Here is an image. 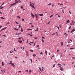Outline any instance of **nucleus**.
<instances>
[{
	"instance_id": "7",
	"label": "nucleus",
	"mask_w": 75,
	"mask_h": 75,
	"mask_svg": "<svg viewBox=\"0 0 75 75\" xmlns=\"http://www.w3.org/2000/svg\"><path fill=\"white\" fill-rule=\"evenodd\" d=\"M40 16H42V17L43 16V14H38Z\"/></svg>"
},
{
	"instance_id": "36",
	"label": "nucleus",
	"mask_w": 75,
	"mask_h": 75,
	"mask_svg": "<svg viewBox=\"0 0 75 75\" xmlns=\"http://www.w3.org/2000/svg\"><path fill=\"white\" fill-rule=\"evenodd\" d=\"M28 30H32V29H28Z\"/></svg>"
},
{
	"instance_id": "50",
	"label": "nucleus",
	"mask_w": 75,
	"mask_h": 75,
	"mask_svg": "<svg viewBox=\"0 0 75 75\" xmlns=\"http://www.w3.org/2000/svg\"><path fill=\"white\" fill-rule=\"evenodd\" d=\"M16 35H19V34H18V33H16Z\"/></svg>"
},
{
	"instance_id": "45",
	"label": "nucleus",
	"mask_w": 75,
	"mask_h": 75,
	"mask_svg": "<svg viewBox=\"0 0 75 75\" xmlns=\"http://www.w3.org/2000/svg\"><path fill=\"white\" fill-rule=\"evenodd\" d=\"M55 67V65L54 64L53 67V68H54V67Z\"/></svg>"
},
{
	"instance_id": "57",
	"label": "nucleus",
	"mask_w": 75,
	"mask_h": 75,
	"mask_svg": "<svg viewBox=\"0 0 75 75\" xmlns=\"http://www.w3.org/2000/svg\"><path fill=\"white\" fill-rule=\"evenodd\" d=\"M72 58H73V59H75V57H72Z\"/></svg>"
},
{
	"instance_id": "30",
	"label": "nucleus",
	"mask_w": 75,
	"mask_h": 75,
	"mask_svg": "<svg viewBox=\"0 0 75 75\" xmlns=\"http://www.w3.org/2000/svg\"><path fill=\"white\" fill-rule=\"evenodd\" d=\"M29 51H31V52H33V50H30Z\"/></svg>"
},
{
	"instance_id": "43",
	"label": "nucleus",
	"mask_w": 75,
	"mask_h": 75,
	"mask_svg": "<svg viewBox=\"0 0 75 75\" xmlns=\"http://www.w3.org/2000/svg\"><path fill=\"white\" fill-rule=\"evenodd\" d=\"M30 42L31 44H34V42Z\"/></svg>"
},
{
	"instance_id": "18",
	"label": "nucleus",
	"mask_w": 75,
	"mask_h": 75,
	"mask_svg": "<svg viewBox=\"0 0 75 75\" xmlns=\"http://www.w3.org/2000/svg\"><path fill=\"white\" fill-rule=\"evenodd\" d=\"M1 19H3L4 20H5V18H3V17H1Z\"/></svg>"
},
{
	"instance_id": "64",
	"label": "nucleus",
	"mask_w": 75,
	"mask_h": 75,
	"mask_svg": "<svg viewBox=\"0 0 75 75\" xmlns=\"http://www.w3.org/2000/svg\"><path fill=\"white\" fill-rule=\"evenodd\" d=\"M58 17H60V16H59V15H58Z\"/></svg>"
},
{
	"instance_id": "54",
	"label": "nucleus",
	"mask_w": 75,
	"mask_h": 75,
	"mask_svg": "<svg viewBox=\"0 0 75 75\" xmlns=\"http://www.w3.org/2000/svg\"><path fill=\"white\" fill-rule=\"evenodd\" d=\"M58 65H60V66H61V64H58Z\"/></svg>"
},
{
	"instance_id": "59",
	"label": "nucleus",
	"mask_w": 75,
	"mask_h": 75,
	"mask_svg": "<svg viewBox=\"0 0 75 75\" xmlns=\"http://www.w3.org/2000/svg\"><path fill=\"white\" fill-rule=\"evenodd\" d=\"M21 30V32H23V30L22 29Z\"/></svg>"
},
{
	"instance_id": "21",
	"label": "nucleus",
	"mask_w": 75,
	"mask_h": 75,
	"mask_svg": "<svg viewBox=\"0 0 75 75\" xmlns=\"http://www.w3.org/2000/svg\"><path fill=\"white\" fill-rule=\"evenodd\" d=\"M33 57H36V55H35L34 54H33Z\"/></svg>"
},
{
	"instance_id": "32",
	"label": "nucleus",
	"mask_w": 75,
	"mask_h": 75,
	"mask_svg": "<svg viewBox=\"0 0 75 75\" xmlns=\"http://www.w3.org/2000/svg\"><path fill=\"white\" fill-rule=\"evenodd\" d=\"M57 28L59 30V28L58 26L57 27Z\"/></svg>"
},
{
	"instance_id": "37",
	"label": "nucleus",
	"mask_w": 75,
	"mask_h": 75,
	"mask_svg": "<svg viewBox=\"0 0 75 75\" xmlns=\"http://www.w3.org/2000/svg\"><path fill=\"white\" fill-rule=\"evenodd\" d=\"M43 54L42 53V52H41V53H40V54H41V55H42V54Z\"/></svg>"
},
{
	"instance_id": "20",
	"label": "nucleus",
	"mask_w": 75,
	"mask_h": 75,
	"mask_svg": "<svg viewBox=\"0 0 75 75\" xmlns=\"http://www.w3.org/2000/svg\"><path fill=\"white\" fill-rule=\"evenodd\" d=\"M12 62H12V61H10V63H9V64H10L12 63Z\"/></svg>"
},
{
	"instance_id": "56",
	"label": "nucleus",
	"mask_w": 75,
	"mask_h": 75,
	"mask_svg": "<svg viewBox=\"0 0 75 75\" xmlns=\"http://www.w3.org/2000/svg\"><path fill=\"white\" fill-rule=\"evenodd\" d=\"M30 61H31V63H32V59H30Z\"/></svg>"
},
{
	"instance_id": "63",
	"label": "nucleus",
	"mask_w": 75,
	"mask_h": 75,
	"mask_svg": "<svg viewBox=\"0 0 75 75\" xmlns=\"http://www.w3.org/2000/svg\"><path fill=\"white\" fill-rule=\"evenodd\" d=\"M35 39H37V38L35 37Z\"/></svg>"
},
{
	"instance_id": "13",
	"label": "nucleus",
	"mask_w": 75,
	"mask_h": 75,
	"mask_svg": "<svg viewBox=\"0 0 75 75\" xmlns=\"http://www.w3.org/2000/svg\"><path fill=\"white\" fill-rule=\"evenodd\" d=\"M18 42H19L20 43H21V42H22V41L18 40Z\"/></svg>"
},
{
	"instance_id": "46",
	"label": "nucleus",
	"mask_w": 75,
	"mask_h": 75,
	"mask_svg": "<svg viewBox=\"0 0 75 75\" xmlns=\"http://www.w3.org/2000/svg\"><path fill=\"white\" fill-rule=\"evenodd\" d=\"M15 57V58H16V59H17V58H18V57H16V56Z\"/></svg>"
},
{
	"instance_id": "52",
	"label": "nucleus",
	"mask_w": 75,
	"mask_h": 75,
	"mask_svg": "<svg viewBox=\"0 0 75 75\" xmlns=\"http://www.w3.org/2000/svg\"><path fill=\"white\" fill-rule=\"evenodd\" d=\"M59 50H57V52H59Z\"/></svg>"
},
{
	"instance_id": "39",
	"label": "nucleus",
	"mask_w": 75,
	"mask_h": 75,
	"mask_svg": "<svg viewBox=\"0 0 75 75\" xmlns=\"http://www.w3.org/2000/svg\"><path fill=\"white\" fill-rule=\"evenodd\" d=\"M39 47H40V46H39V45H37V47H38V48H39Z\"/></svg>"
},
{
	"instance_id": "10",
	"label": "nucleus",
	"mask_w": 75,
	"mask_h": 75,
	"mask_svg": "<svg viewBox=\"0 0 75 75\" xmlns=\"http://www.w3.org/2000/svg\"><path fill=\"white\" fill-rule=\"evenodd\" d=\"M2 66H4V62H2Z\"/></svg>"
},
{
	"instance_id": "9",
	"label": "nucleus",
	"mask_w": 75,
	"mask_h": 75,
	"mask_svg": "<svg viewBox=\"0 0 75 75\" xmlns=\"http://www.w3.org/2000/svg\"><path fill=\"white\" fill-rule=\"evenodd\" d=\"M62 13H64V9H62Z\"/></svg>"
},
{
	"instance_id": "35",
	"label": "nucleus",
	"mask_w": 75,
	"mask_h": 75,
	"mask_svg": "<svg viewBox=\"0 0 75 75\" xmlns=\"http://www.w3.org/2000/svg\"><path fill=\"white\" fill-rule=\"evenodd\" d=\"M74 47L73 48H70V50H73L74 49Z\"/></svg>"
},
{
	"instance_id": "2",
	"label": "nucleus",
	"mask_w": 75,
	"mask_h": 75,
	"mask_svg": "<svg viewBox=\"0 0 75 75\" xmlns=\"http://www.w3.org/2000/svg\"><path fill=\"white\" fill-rule=\"evenodd\" d=\"M59 66V67H60V70H61V71H64V69H63V68H62V67H61V66Z\"/></svg>"
},
{
	"instance_id": "3",
	"label": "nucleus",
	"mask_w": 75,
	"mask_h": 75,
	"mask_svg": "<svg viewBox=\"0 0 75 75\" xmlns=\"http://www.w3.org/2000/svg\"><path fill=\"white\" fill-rule=\"evenodd\" d=\"M31 15L32 16V17L33 18H34V17H35V16L33 14V13H32L31 12Z\"/></svg>"
},
{
	"instance_id": "6",
	"label": "nucleus",
	"mask_w": 75,
	"mask_h": 75,
	"mask_svg": "<svg viewBox=\"0 0 75 75\" xmlns=\"http://www.w3.org/2000/svg\"><path fill=\"white\" fill-rule=\"evenodd\" d=\"M71 23H73V25H74V24H75V22L73 21H72Z\"/></svg>"
},
{
	"instance_id": "25",
	"label": "nucleus",
	"mask_w": 75,
	"mask_h": 75,
	"mask_svg": "<svg viewBox=\"0 0 75 75\" xmlns=\"http://www.w3.org/2000/svg\"><path fill=\"white\" fill-rule=\"evenodd\" d=\"M4 4V2L3 3V4L1 5V6H0V7H1V6H3V5Z\"/></svg>"
},
{
	"instance_id": "42",
	"label": "nucleus",
	"mask_w": 75,
	"mask_h": 75,
	"mask_svg": "<svg viewBox=\"0 0 75 75\" xmlns=\"http://www.w3.org/2000/svg\"><path fill=\"white\" fill-rule=\"evenodd\" d=\"M70 41H71V42H72V40L71 39H70Z\"/></svg>"
},
{
	"instance_id": "38",
	"label": "nucleus",
	"mask_w": 75,
	"mask_h": 75,
	"mask_svg": "<svg viewBox=\"0 0 75 75\" xmlns=\"http://www.w3.org/2000/svg\"><path fill=\"white\" fill-rule=\"evenodd\" d=\"M16 24H18V23L17 22V21H16Z\"/></svg>"
},
{
	"instance_id": "12",
	"label": "nucleus",
	"mask_w": 75,
	"mask_h": 75,
	"mask_svg": "<svg viewBox=\"0 0 75 75\" xmlns=\"http://www.w3.org/2000/svg\"><path fill=\"white\" fill-rule=\"evenodd\" d=\"M67 23H70V22H69V20H68L67 21Z\"/></svg>"
},
{
	"instance_id": "53",
	"label": "nucleus",
	"mask_w": 75,
	"mask_h": 75,
	"mask_svg": "<svg viewBox=\"0 0 75 75\" xmlns=\"http://www.w3.org/2000/svg\"><path fill=\"white\" fill-rule=\"evenodd\" d=\"M3 26L0 25V28L2 27Z\"/></svg>"
},
{
	"instance_id": "15",
	"label": "nucleus",
	"mask_w": 75,
	"mask_h": 75,
	"mask_svg": "<svg viewBox=\"0 0 75 75\" xmlns=\"http://www.w3.org/2000/svg\"><path fill=\"white\" fill-rule=\"evenodd\" d=\"M35 16L36 17H38V16H37V14H35Z\"/></svg>"
},
{
	"instance_id": "28",
	"label": "nucleus",
	"mask_w": 75,
	"mask_h": 75,
	"mask_svg": "<svg viewBox=\"0 0 75 75\" xmlns=\"http://www.w3.org/2000/svg\"><path fill=\"white\" fill-rule=\"evenodd\" d=\"M10 64H11V65H14V64L13 63H11Z\"/></svg>"
},
{
	"instance_id": "55",
	"label": "nucleus",
	"mask_w": 75,
	"mask_h": 75,
	"mask_svg": "<svg viewBox=\"0 0 75 75\" xmlns=\"http://www.w3.org/2000/svg\"><path fill=\"white\" fill-rule=\"evenodd\" d=\"M54 4H53L52 5V7H54Z\"/></svg>"
},
{
	"instance_id": "26",
	"label": "nucleus",
	"mask_w": 75,
	"mask_h": 75,
	"mask_svg": "<svg viewBox=\"0 0 75 75\" xmlns=\"http://www.w3.org/2000/svg\"><path fill=\"white\" fill-rule=\"evenodd\" d=\"M42 42H43V43H44V40H43V39H42Z\"/></svg>"
},
{
	"instance_id": "11",
	"label": "nucleus",
	"mask_w": 75,
	"mask_h": 75,
	"mask_svg": "<svg viewBox=\"0 0 75 75\" xmlns=\"http://www.w3.org/2000/svg\"><path fill=\"white\" fill-rule=\"evenodd\" d=\"M61 45L62 46V45H63V42H61Z\"/></svg>"
},
{
	"instance_id": "49",
	"label": "nucleus",
	"mask_w": 75,
	"mask_h": 75,
	"mask_svg": "<svg viewBox=\"0 0 75 75\" xmlns=\"http://www.w3.org/2000/svg\"><path fill=\"white\" fill-rule=\"evenodd\" d=\"M14 51H16V49L15 48H14Z\"/></svg>"
},
{
	"instance_id": "33",
	"label": "nucleus",
	"mask_w": 75,
	"mask_h": 75,
	"mask_svg": "<svg viewBox=\"0 0 75 75\" xmlns=\"http://www.w3.org/2000/svg\"><path fill=\"white\" fill-rule=\"evenodd\" d=\"M3 37H6V36L4 35H2Z\"/></svg>"
},
{
	"instance_id": "4",
	"label": "nucleus",
	"mask_w": 75,
	"mask_h": 75,
	"mask_svg": "<svg viewBox=\"0 0 75 75\" xmlns=\"http://www.w3.org/2000/svg\"><path fill=\"white\" fill-rule=\"evenodd\" d=\"M1 71H2V72L3 74L4 75V73L5 72V71H4V70H1Z\"/></svg>"
},
{
	"instance_id": "44",
	"label": "nucleus",
	"mask_w": 75,
	"mask_h": 75,
	"mask_svg": "<svg viewBox=\"0 0 75 75\" xmlns=\"http://www.w3.org/2000/svg\"><path fill=\"white\" fill-rule=\"evenodd\" d=\"M47 23V24H50V22L49 21V22H48V23Z\"/></svg>"
},
{
	"instance_id": "19",
	"label": "nucleus",
	"mask_w": 75,
	"mask_h": 75,
	"mask_svg": "<svg viewBox=\"0 0 75 75\" xmlns=\"http://www.w3.org/2000/svg\"><path fill=\"white\" fill-rule=\"evenodd\" d=\"M45 53H46V55H47V51H45Z\"/></svg>"
},
{
	"instance_id": "5",
	"label": "nucleus",
	"mask_w": 75,
	"mask_h": 75,
	"mask_svg": "<svg viewBox=\"0 0 75 75\" xmlns=\"http://www.w3.org/2000/svg\"><path fill=\"white\" fill-rule=\"evenodd\" d=\"M16 4V3H14L13 4L11 5V6L10 7H11L12 6H14V5H15Z\"/></svg>"
},
{
	"instance_id": "8",
	"label": "nucleus",
	"mask_w": 75,
	"mask_h": 75,
	"mask_svg": "<svg viewBox=\"0 0 75 75\" xmlns=\"http://www.w3.org/2000/svg\"><path fill=\"white\" fill-rule=\"evenodd\" d=\"M6 28H7V27H6V28H3V29L1 30V31H3V30H6Z\"/></svg>"
},
{
	"instance_id": "1",
	"label": "nucleus",
	"mask_w": 75,
	"mask_h": 75,
	"mask_svg": "<svg viewBox=\"0 0 75 75\" xmlns=\"http://www.w3.org/2000/svg\"><path fill=\"white\" fill-rule=\"evenodd\" d=\"M32 4H31V2L30 1V6H31L32 8H34L35 9V7L34 6V3H32Z\"/></svg>"
},
{
	"instance_id": "40",
	"label": "nucleus",
	"mask_w": 75,
	"mask_h": 75,
	"mask_svg": "<svg viewBox=\"0 0 75 75\" xmlns=\"http://www.w3.org/2000/svg\"><path fill=\"white\" fill-rule=\"evenodd\" d=\"M0 9H2V8H3V7H1L0 8Z\"/></svg>"
},
{
	"instance_id": "58",
	"label": "nucleus",
	"mask_w": 75,
	"mask_h": 75,
	"mask_svg": "<svg viewBox=\"0 0 75 75\" xmlns=\"http://www.w3.org/2000/svg\"><path fill=\"white\" fill-rule=\"evenodd\" d=\"M24 21V19H22V21Z\"/></svg>"
},
{
	"instance_id": "24",
	"label": "nucleus",
	"mask_w": 75,
	"mask_h": 75,
	"mask_svg": "<svg viewBox=\"0 0 75 75\" xmlns=\"http://www.w3.org/2000/svg\"><path fill=\"white\" fill-rule=\"evenodd\" d=\"M39 69L40 71H42L41 70V68H40V67H39Z\"/></svg>"
},
{
	"instance_id": "29",
	"label": "nucleus",
	"mask_w": 75,
	"mask_h": 75,
	"mask_svg": "<svg viewBox=\"0 0 75 75\" xmlns=\"http://www.w3.org/2000/svg\"><path fill=\"white\" fill-rule=\"evenodd\" d=\"M19 1H17L15 3V4H16V3H17Z\"/></svg>"
},
{
	"instance_id": "62",
	"label": "nucleus",
	"mask_w": 75,
	"mask_h": 75,
	"mask_svg": "<svg viewBox=\"0 0 75 75\" xmlns=\"http://www.w3.org/2000/svg\"><path fill=\"white\" fill-rule=\"evenodd\" d=\"M19 40L21 39V38H18Z\"/></svg>"
},
{
	"instance_id": "17",
	"label": "nucleus",
	"mask_w": 75,
	"mask_h": 75,
	"mask_svg": "<svg viewBox=\"0 0 75 75\" xmlns=\"http://www.w3.org/2000/svg\"><path fill=\"white\" fill-rule=\"evenodd\" d=\"M17 18H19V19L20 18V16H17Z\"/></svg>"
},
{
	"instance_id": "14",
	"label": "nucleus",
	"mask_w": 75,
	"mask_h": 75,
	"mask_svg": "<svg viewBox=\"0 0 75 75\" xmlns=\"http://www.w3.org/2000/svg\"><path fill=\"white\" fill-rule=\"evenodd\" d=\"M38 28H37V30H35V31H38Z\"/></svg>"
},
{
	"instance_id": "23",
	"label": "nucleus",
	"mask_w": 75,
	"mask_h": 75,
	"mask_svg": "<svg viewBox=\"0 0 75 75\" xmlns=\"http://www.w3.org/2000/svg\"><path fill=\"white\" fill-rule=\"evenodd\" d=\"M69 13L70 14H72V13L71 12V11H69Z\"/></svg>"
},
{
	"instance_id": "51",
	"label": "nucleus",
	"mask_w": 75,
	"mask_h": 75,
	"mask_svg": "<svg viewBox=\"0 0 75 75\" xmlns=\"http://www.w3.org/2000/svg\"><path fill=\"white\" fill-rule=\"evenodd\" d=\"M21 8H23V7L22 6H21Z\"/></svg>"
},
{
	"instance_id": "34",
	"label": "nucleus",
	"mask_w": 75,
	"mask_h": 75,
	"mask_svg": "<svg viewBox=\"0 0 75 75\" xmlns=\"http://www.w3.org/2000/svg\"><path fill=\"white\" fill-rule=\"evenodd\" d=\"M71 28V26H70L69 27V29H70Z\"/></svg>"
},
{
	"instance_id": "41",
	"label": "nucleus",
	"mask_w": 75,
	"mask_h": 75,
	"mask_svg": "<svg viewBox=\"0 0 75 75\" xmlns=\"http://www.w3.org/2000/svg\"><path fill=\"white\" fill-rule=\"evenodd\" d=\"M10 53H13V51H12V50H11L10 51Z\"/></svg>"
},
{
	"instance_id": "27",
	"label": "nucleus",
	"mask_w": 75,
	"mask_h": 75,
	"mask_svg": "<svg viewBox=\"0 0 75 75\" xmlns=\"http://www.w3.org/2000/svg\"><path fill=\"white\" fill-rule=\"evenodd\" d=\"M42 38H43V39H45V38L44 37H43V36H42Z\"/></svg>"
},
{
	"instance_id": "47",
	"label": "nucleus",
	"mask_w": 75,
	"mask_h": 75,
	"mask_svg": "<svg viewBox=\"0 0 75 75\" xmlns=\"http://www.w3.org/2000/svg\"><path fill=\"white\" fill-rule=\"evenodd\" d=\"M18 25L19 28H20V27H21V25Z\"/></svg>"
},
{
	"instance_id": "48",
	"label": "nucleus",
	"mask_w": 75,
	"mask_h": 75,
	"mask_svg": "<svg viewBox=\"0 0 75 75\" xmlns=\"http://www.w3.org/2000/svg\"><path fill=\"white\" fill-rule=\"evenodd\" d=\"M32 71L31 70H29V72H31Z\"/></svg>"
},
{
	"instance_id": "60",
	"label": "nucleus",
	"mask_w": 75,
	"mask_h": 75,
	"mask_svg": "<svg viewBox=\"0 0 75 75\" xmlns=\"http://www.w3.org/2000/svg\"><path fill=\"white\" fill-rule=\"evenodd\" d=\"M67 35H68V34H67L66 35H65V37H67Z\"/></svg>"
},
{
	"instance_id": "31",
	"label": "nucleus",
	"mask_w": 75,
	"mask_h": 75,
	"mask_svg": "<svg viewBox=\"0 0 75 75\" xmlns=\"http://www.w3.org/2000/svg\"><path fill=\"white\" fill-rule=\"evenodd\" d=\"M53 17V15H51L50 16V18H51V17Z\"/></svg>"
},
{
	"instance_id": "16",
	"label": "nucleus",
	"mask_w": 75,
	"mask_h": 75,
	"mask_svg": "<svg viewBox=\"0 0 75 75\" xmlns=\"http://www.w3.org/2000/svg\"><path fill=\"white\" fill-rule=\"evenodd\" d=\"M47 5H48V6H50V5H51V3H50V4H48Z\"/></svg>"
},
{
	"instance_id": "61",
	"label": "nucleus",
	"mask_w": 75,
	"mask_h": 75,
	"mask_svg": "<svg viewBox=\"0 0 75 75\" xmlns=\"http://www.w3.org/2000/svg\"><path fill=\"white\" fill-rule=\"evenodd\" d=\"M21 72V71H18V72H19V73L20 72Z\"/></svg>"
},
{
	"instance_id": "22",
	"label": "nucleus",
	"mask_w": 75,
	"mask_h": 75,
	"mask_svg": "<svg viewBox=\"0 0 75 75\" xmlns=\"http://www.w3.org/2000/svg\"><path fill=\"white\" fill-rule=\"evenodd\" d=\"M14 30H16L17 31H18V29H16V28H15L14 29Z\"/></svg>"
}]
</instances>
